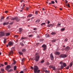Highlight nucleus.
Listing matches in <instances>:
<instances>
[{"instance_id":"obj_1","label":"nucleus","mask_w":73,"mask_h":73,"mask_svg":"<svg viewBox=\"0 0 73 73\" xmlns=\"http://www.w3.org/2000/svg\"><path fill=\"white\" fill-rule=\"evenodd\" d=\"M34 73H40V70H38V67H37V66H34Z\"/></svg>"},{"instance_id":"obj_2","label":"nucleus","mask_w":73,"mask_h":73,"mask_svg":"<svg viewBox=\"0 0 73 73\" xmlns=\"http://www.w3.org/2000/svg\"><path fill=\"white\" fill-rule=\"evenodd\" d=\"M36 56L35 57V60L36 61H38L39 58H40V56L38 55V53H36Z\"/></svg>"},{"instance_id":"obj_3","label":"nucleus","mask_w":73,"mask_h":73,"mask_svg":"<svg viewBox=\"0 0 73 73\" xmlns=\"http://www.w3.org/2000/svg\"><path fill=\"white\" fill-rule=\"evenodd\" d=\"M66 57V55L64 54H61L60 56L59 57L60 58H65Z\"/></svg>"},{"instance_id":"obj_4","label":"nucleus","mask_w":73,"mask_h":73,"mask_svg":"<svg viewBox=\"0 0 73 73\" xmlns=\"http://www.w3.org/2000/svg\"><path fill=\"white\" fill-rule=\"evenodd\" d=\"M61 66V69H63L64 67H66V64L65 63H64L63 64V65H62Z\"/></svg>"},{"instance_id":"obj_5","label":"nucleus","mask_w":73,"mask_h":73,"mask_svg":"<svg viewBox=\"0 0 73 73\" xmlns=\"http://www.w3.org/2000/svg\"><path fill=\"white\" fill-rule=\"evenodd\" d=\"M42 47L43 48V50H45L46 49V46L45 44H43L42 45Z\"/></svg>"},{"instance_id":"obj_6","label":"nucleus","mask_w":73,"mask_h":73,"mask_svg":"<svg viewBox=\"0 0 73 73\" xmlns=\"http://www.w3.org/2000/svg\"><path fill=\"white\" fill-rule=\"evenodd\" d=\"M4 36V33L1 32L0 33V37H3Z\"/></svg>"},{"instance_id":"obj_7","label":"nucleus","mask_w":73,"mask_h":73,"mask_svg":"<svg viewBox=\"0 0 73 73\" xmlns=\"http://www.w3.org/2000/svg\"><path fill=\"white\" fill-rule=\"evenodd\" d=\"M49 68H52L53 69V70H54L55 69H56V67H55V66H53L52 65H50L49 66Z\"/></svg>"},{"instance_id":"obj_8","label":"nucleus","mask_w":73,"mask_h":73,"mask_svg":"<svg viewBox=\"0 0 73 73\" xmlns=\"http://www.w3.org/2000/svg\"><path fill=\"white\" fill-rule=\"evenodd\" d=\"M9 45V46H12L13 45V42H10L8 43Z\"/></svg>"},{"instance_id":"obj_9","label":"nucleus","mask_w":73,"mask_h":73,"mask_svg":"<svg viewBox=\"0 0 73 73\" xmlns=\"http://www.w3.org/2000/svg\"><path fill=\"white\" fill-rule=\"evenodd\" d=\"M69 49H70V47H69V46H67L65 48V50L67 52H68Z\"/></svg>"},{"instance_id":"obj_10","label":"nucleus","mask_w":73,"mask_h":73,"mask_svg":"<svg viewBox=\"0 0 73 73\" xmlns=\"http://www.w3.org/2000/svg\"><path fill=\"white\" fill-rule=\"evenodd\" d=\"M54 24H49L48 25V27H50V28H52V27H53V26H54Z\"/></svg>"},{"instance_id":"obj_11","label":"nucleus","mask_w":73,"mask_h":73,"mask_svg":"<svg viewBox=\"0 0 73 73\" xmlns=\"http://www.w3.org/2000/svg\"><path fill=\"white\" fill-rule=\"evenodd\" d=\"M11 20H18V17H16L15 18H11Z\"/></svg>"},{"instance_id":"obj_12","label":"nucleus","mask_w":73,"mask_h":73,"mask_svg":"<svg viewBox=\"0 0 73 73\" xmlns=\"http://www.w3.org/2000/svg\"><path fill=\"white\" fill-rule=\"evenodd\" d=\"M50 57L51 60H53L54 59V58L53 57V56L52 55V54H51L50 55Z\"/></svg>"},{"instance_id":"obj_13","label":"nucleus","mask_w":73,"mask_h":73,"mask_svg":"<svg viewBox=\"0 0 73 73\" xmlns=\"http://www.w3.org/2000/svg\"><path fill=\"white\" fill-rule=\"evenodd\" d=\"M54 53L56 55H59V54H60V52L57 51H56L55 52H54Z\"/></svg>"},{"instance_id":"obj_14","label":"nucleus","mask_w":73,"mask_h":73,"mask_svg":"<svg viewBox=\"0 0 73 73\" xmlns=\"http://www.w3.org/2000/svg\"><path fill=\"white\" fill-rule=\"evenodd\" d=\"M45 36H46V38H48L50 37L49 35V34H45Z\"/></svg>"},{"instance_id":"obj_15","label":"nucleus","mask_w":73,"mask_h":73,"mask_svg":"<svg viewBox=\"0 0 73 73\" xmlns=\"http://www.w3.org/2000/svg\"><path fill=\"white\" fill-rule=\"evenodd\" d=\"M9 24V23L8 22H7V23H3V25H8Z\"/></svg>"},{"instance_id":"obj_16","label":"nucleus","mask_w":73,"mask_h":73,"mask_svg":"<svg viewBox=\"0 0 73 73\" xmlns=\"http://www.w3.org/2000/svg\"><path fill=\"white\" fill-rule=\"evenodd\" d=\"M7 68H8V69H11V66L9 65H8L6 66Z\"/></svg>"},{"instance_id":"obj_17","label":"nucleus","mask_w":73,"mask_h":73,"mask_svg":"<svg viewBox=\"0 0 73 73\" xmlns=\"http://www.w3.org/2000/svg\"><path fill=\"white\" fill-rule=\"evenodd\" d=\"M22 31H23V29L21 28H20L19 29V32H22Z\"/></svg>"},{"instance_id":"obj_18","label":"nucleus","mask_w":73,"mask_h":73,"mask_svg":"<svg viewBox=\"0 0 73 73\" xmlns=\"http://www.w3.org/2000/svg\"><path fill=\"white\" fill-rule=\"evenodd\" d=\"M40 21V20L39 19H38L36 20L35 22L36 23H39Z\"/></svg>"},{"instance_id":"obj_19","label":"nucleus","mask_w":73,"mask_h":73,"mask_svg":"<svg viewBox=\"0 0 73 73\" xmlns=\"http://www.w3.org/2000/svg\"><path fill=\"white\" fill-rule=\"evenodd\" d=\"M32 16H33V15H32V14H29V15H28V16L29 17H32Z\"/></svg>"},{"instance_id":"obj_20","label":"nucleus","mask_w":73,"mask_h":73,"mask_svg":"<svg viewBox=\"0 0 73 73\" xmlns=\"http://www.w3.org/2000/svg\"><path fill=\"white\" fill-rule=\"evenodd\" d=\"M1 66L2 67H3V66H4V65L3 64H0V68H1Z\"/></svg>"},{"instance_id":"obj_21","label":"nucleus","mask_w":73,"mask_h":73,"mask_svg":"<svg viewBox=\"0 0 73 73\" xmlns=\"http://www.w3.org/2000/svg\"><path fill=\"white\" fill-rule=\"evenodd\" d=\"M10 35V34H9V33H6L5 34L6 36H9V35Z\"/></svg>"},{"instance_id":"obj_22","label":"nucleus","mask_w":73,"mask_h":73,"mask_svg":"<svg viewBox=\"0 0 73 73\" xmlns=\"http://www.w3.org/2000/svg\"><path fill=\"white\" fill-rule=\"evenodd\" d=\"M13 63H12V64L13 65H15L16 64V61H15V60H13Z\"/></svg>"},{"instance_id":"obj_23","label":"nucleus","mask_w":73,"mask_h":73,"mask_svg":"<svg viewBox=\"0 0 73 73\" xmlns=\"http://www.w3.org/2000/svg\"><path fill=\"white\" fill-rule=\"evenodd\" d=\"M7 41V39H5L3 41V42L4 43V44H5V43H6Z\"/></svg>"},{"instance_id":"obj_24","label":"nucleus","mask_w":73,"mask_h":73,"mask_svg":"<svg viewBox=\"0 0 73 73\" xmlns=\"http://www.w3.org/2000/svg\"><path fill=\"white\" fill-rule=\"evenodd\" d=\"M56 33L54 32H52L51 33V35H56Z\"/></svg>"},{"instance_id":"obj_25","label":"nucleus","mask_w":73,"mask_h":73,"mask_svg":"<svg viewBox=\"0 0 73 73\" xmlns=\"http://www.w3.org/2000/svg\"><path fill=\"white\" fill-rule=\"evenodd\" d=\"M46 65H47V66H49V65H50V63H49V62H47L46 63Z\"/></svg>"},{"instance_id":"obj_26","label":"nucleus","mask_w":73,"mask_h":73,"mask_svg":"<svg viewBox=\"0 0 73 73\" xmlns=\"http://www.w3.org/2000/svg\"><path fill=\"white\" fill-rule=\"evenodd\" d=\"M17 67L16 66H14V70H16V68H17Z\"/></svg>"},{"instance_id":"obj_27","label":"nucleus","mask_w":73,"mask_h":73,"mask_svg":"<svg viewBox=\"0 0 73 73\" xmlns=\"http://www.w3.org/2000/svg\"><path fill=\"white\" fill-rule=\"evenodd\" d=\"M25 38H24L23 37L21 39V40H24V39H25Z\"/></svg>"},{"instance_id":"obj_28","label":"nucleus","mask_w":73,"mask_h":73,"mask_svg":"<svg viewBox=\"0 0 73 73\" xmlns=\"http://www.w3.org/2000/svg\"><path fill=\"white\" fill-rule=\"evenodd\" d=\"M22 51L23 52H25V51H26V50H25V48L23 49L22 50Z\"/></svg>"},{"instance_id":"obj_29","label":"nucleus","mask_w":73,"mask_h":73,"mask_svg":"<svg viewBox=\"0 0 73 73\" xmlns=\"http://www.w3.org/2000/svg\"><path fill=\"white\" fill-rule=\"evenodd\" d=\"M45 73H50V72L49 71H48V70H46L45 71Z\"/></svg>"},{"instance_id":"obj_30","label":"nucleus","mask_w":73,"mask_h":73,"mask_svg":"<svg viewBox=\"0 0 73 73\" xmlns=\"http://www.w3.org/2000/svg\"><path fill=\"white\" fill-rule=\"evenodd\" d=\"M56 40L55 39H54L53 40H52L51 41L52 42H56Z\"/></svg>"},{"instance_id":"obj_31","label":"nucleus","mask_w":73,"mask_h":73,"mask_svg":"<svg viewBox=\"0 0 73 73\" xmlns=\"http://www.w3.org/2000/svg\"><path fill=\"white\" fill-rule=\"evenodd\" d=\"M4 19V17H1V21H2V20H3Z\"/></svg>"},{"instance_id":"obj_32","label":"nucleus","mask_w":73,"mask_h":73,"mask_svg":"<svg viewBox=\"0 0 73 73\" xmlns=\"http://www.w3.org/2000/svg\"><path fill=\"white\" fill-rule=\"evenodd\" d=\"M72 65H73V64H72V63H71L69 64V66H70V67H72Z\"/></svg>"},{"instance_id":"obj_33","label":"nucleus","mask_w":73,"mask_h":73,"mask_svg":"<svg viewBox=\"0 0 73 73\" xmlns=\"http://www.w3.org/2000/svg\"><path fill=\"white\" fill-rule=\"evenodd\" d=\"M19 53L20 54H21V55H23V52H19Z\"/></svg>"},{"instance_id":"obj_34","label":"nucleus","mask_w":73,"mask_h":73,"mask_svg":"<svg viewBox=\"0 0 73 73\" xmlns=\"http://www.w3.org/2000/svg\"><path fill=\"white\" fill-rule=\"evenodd\" d=\"M66 68L67 69H69V66H68L66 67Z\"/></svg>"},{"instance_id":"obj_35","label":"nucleus","mask_w":73,"mask_h":73,"mask_svg":"<svg viewBox=\"0 0 73 73\" xmlns=\"http://www.w3.org/2000/svg\"><path fill=\"white\" fill-rule=\"evenodd\" d=\"M13 51L12 50L10 52V54H13Z\"/></svg>"},{"instance_id":"obj_36","label":"nucleus","mask_w":73,"mask_h":73,"mask_svg":"<svg viewBox=\"0 0 73 73\" xmlns=\"http://www.w3.org/2000/svg\"><path fill=\"white\" fill-rule=\"evenodd\" d=\"M20 45H21L22 46H24V44H23V43H20Z\"/></svg>"},{"instance_id":"obj_37","label":"nucleus","mask_w":73,"mask_h":73,"mask_svg":"<svg viewBox=\"0 0 73 73\" xmlns=\"http://www.w3.org/2000/svg\"><path fill=\"white\" fill-rule=\"evenodd\" d=\"M1 72H4V69L3 68H1Z\"/></svg>"},{"instance_id":"obj_38","label":"nucleus","mask_w":73,"mask_h":73,"mask_svg":"<svg viewBox=\"0 0 73 73\" xmlns=\"http://www.w3.org/2000/svg\"><path fill=\"white\" fill-rule=\"evenodd\" d=\"M45 25V23H42V24H41V25Z\"/></svg>"},{"instance_id":"obj_39","label":"nucleus","mask_w":73,"mask_h":73,"mask_svg":"<svg viewBox=\"0 0 73 73\" xmlns=\"http://www.w3.org/2000/svg\"><path fill=\"white\" fill-rule=\"evenodd\" d=\"M7 64L8 63H7V62H5V63H4V64H5V65H7Z\"/></svg>"},{"instance_id":"obj_40","label":"nucleus","mask_w":73,"mask_h":73,"mask_svg":"<svg viewBox=\"0 0 73 73\" xmlns=\"http://www.w3.org/2000/svg\"><path fill=\"white\" fill-rule=\"evenodd\" d=\"M29 36V37H33V35H30Z\"/></svg>"},{"instance_id":"obj_41","label":"nucleus","mask_w":73,"mask_h":73,"mask_svg":"<svg viewBox=\"0 0 73 73\" xmlns=\"http://www.w3.org/2000/svg\"><path fill=\"white\" fill-rule=\"evenodd\" d=\"M35 14L36 15H37L38 14V11H35Z\"/></svg>"},{"instance_id":"obj_42","label":"nucleus","mask_w":73,"mask_h":73,"mask_svg":"<svg viewBox=\"0 0 73 73\" xmlns=\"http://www.w3.org/2000/svg\"><path fill=\"white\" fill-rule=\"evenodd\" d=\"M51 3H52V4H54V1H51Z\"/></svg>"},{"instance_id":"obj_43","label":"nucleus","mask_w":73,"mask_h":73,"mask_svg":"<svg viewBox=\"0 0 73 73\" xmlns=\"http://www.w3.org/2000/svg\"><path fill=\"white\" fill-rule=\"evenodd\" d=\"M65 30V29L64 28H62L61 29V31H64Z\"/></svg>"},{"instance_id":"obj_44","label":"nucleus","mask_w":73,"mask_h":73,"mask_svg":"<svg viewBox=\"0 0 73 73\" xmlns=\"http://www.w3.org/2000/svg\"><path fill=\"white\" fill-rule=\"evenodd\" d=\"M68 40V39L66 38V39H65L64 41H66V42Z\"/></svg>"},{"instance_id":"obj_45","label":"nucleus","mask_w":73,"mask_h":73,"mask_svg":"<svg viewBox=\"0 0 73 73\" xmlns=\"http://www.w3.org/2000/svg\"><path fill=\"white\" fill-rule=\"evenodd\" d=\"M26 9V10H27V11H28V10H29V8L28 7H27Z\"/></svg>"},{"instance_id":"obj_46","label":"nucleus","mask_w":73,"mask_h":73,"mask_svg":"<svg viewBox=\"0 0 73 73\" xmlns=\"http://www.w3.org/2000/svg\"><path fill=\"white\" fill-rule=\"evenodd\" d=\"M66 6H68V7H70V5H69V4H68V5H66Z\"/></svg>"},{"instance_id":"obj_47","label":"nucleus","mask_w":73,"mask_h":73,"mask_svg":"<svg viewBox=\"0 0 73 73\" xmlns=\"http://www.w3.org/2000/svg\"><path fill=\"white\" fill-rule=\"evenodd\" d=\"M41 63H44V60H43L40 62Z\"/></svg>"},{"instance_id":"obj_48","label":"nucleus","mask_w":73,"mask_h":73,"mask_svg":"<svg viewBox=\"0 0 73 73\" xmlns=\"http://www.w3.org/2000/svg\"><path fill=\"white\" fill-rule=\"evenodd\" d=\"M11 71H12V70L10 69L9 71H8V72H11Z\"/></svg>"},{"instance_id":"obj_49","label":"nucleus","mask_w":73,"mask_h":73,"mask_svg":"<svg viewBox=\"0 0 73 73\" xmlns=\"http://www.w3.org/2000/svg\"><path fill=\"white\" fill-rule=\"evenodd\" d=\"M60 25H61V24H58L57 25L58 27H60Z\"/></svg>"},{"instance_id":"obj_50","label":"nucleus","mask_w":73,"mask_h":73,"mask_svg":"<svg viewBox=\"0 0 73 73\" xmlns=\"http://www.w3.org/2000/svg\"><path fill=\"white\" fill-rule=\"evenodd\" d=\"M31 69H32V70L34 69V68H33V66H31Z\"/></svg>"},{"instance_id":"obj_51","label":"nucleus","mask_w":73,"mask_h":73,"mask_svg":"<svg viewBox=\"0 0 73 73\" xmlns=\"http://www.w3.org/2000/svg\"><path fill=\"white\" fill-rule=\"evenodd\" d=\"M22 62H24V58H23L22 59Z\"/></svg>"},{"instance_id":"obj_52","label":"nucleus","mask_w":73,"mask_h":73,"mask_svg":"<svg viewBox=\"0 0 73 73\" xmlns=\"http://www.w3.org/2000/svg\"><path fill=\"white\" fill-rule=\"evenodd\" d=\"M5 69L6 70H8V69H9V68H7V67H6L5 68Z\"/></svg>"},{"instance_id":"obj_53","label":"nucleus","mask_w":73,"mask_h":73,"mask_svg":"<svg viewBox=\"0 0 73 73\" xmlns=\"http://www.w3.org/2000/svg\"><path fill=\"white\" fill-rule=\"evenodd\" d=\"M43 41L44 40L42 39L40 40V42H42V41Z\"/></svg>"},{"instance_id":"obj_54","label":"nucleus","mask_w":73,"mask_h":73,"mask_svg":"<svg viewBox=\"0 0 73 73\" xmlns=\"http://www.w3.org/2000/svg\"><path fill=\"white\" fill-rule=\"evenodd\" d=\"M60 64H63V63L62 61L60 62Z\"/></svg>"},{"instance_id":"obj_55","label":"nucleus","mask_w":73,"mask_h":73,"mask_svg":"<svg viewBox=\"0 0 73 73\" xmlns=\"http://www.w3.org/2000/svg\"><path fill=\"white\" fill-rule=\"evenodd\" d=\"M14 37H18V35H16L14 36Z\"/></svg>"},{"instance_id":"obj_56","label":"nucleus","mask_w":73,"mask_h":73,"mask_svg":"<svg viewBox=\"0 0 73 73\" xmlns=\"http://www.w3.org/2000/svg\"><path fill=\"white\" fill-rule=\"evenodd\" d=\"M47 23L48 24H49V23H50V22L49 21H47Z\"/></svg>"},{"instance_id":"obj_57","label":"nucleus","mask_w":73,"mask_h":73,"mask_svg":"<svg viewBox=\"0 0 73 73\" xmlns=\"http://www.w3.org/2000/svg\"><path fill=\"white\" fill-rule=\"evenodd\" d=\"M34 30L36 31V30H37V29L36 28H35L34 29Z\"/></svg>"},{"instance_id":"obj_58","label":"nucleus","mask_w":73,"mask_h":73,"mask_svg":"<svg viewBox=\"0 0 73 73\" xmlns=\"http://www.w3.org/2000/svg\"><path fill=\"white\" fill-rule=\"evenodd\" d=\"M20 73H24V72L23 71H21V72H20Z\"/></svg>"},{"instance_id":"obj_59","label":"nucleus","mask_w":73,"mask_h":73,"mask_svg":"<svg viewBox=\"0 0 73 73\" xmlns=\"http://www.w3.org/2000/svg\"><path fill=\"white\" fill-rule=\"evenodd\" d=\"M23 1H24V0H21V2H23Z\"/></svg>"},{"instance_id":"obj_60","label":"nucleus","mask_w":73,"mask_h":73,"mask_svg":"<svg viewBox=\"0 0 73 73\" xmlns=\"http://www.w3.org/2000/svg\"><path fill=\"white\" fill-rule=\"evenodd\" d=\"M49 5H51V4H52V2H51V3H49Z\"/></svg>"},{"instance_id":"obj_61","label":"nucleus","mask_w":73,"mask_h":73,"mask_svg":"<svg viewBox=\"0 0 73 73\" xmlns=\"http://www.w3.org/2000/svg\"><path fill=\"white\" fill-rule=\"evenodd\" d=\"M5 13H7V12H8V11H6L5 12Z\"/></svg>"},{"instance_id":"obj_62","label":"nucleus","mask_w":73,"mask_h":73,"mask_svg":"<svg viewBox=\"0 0 73 73\" xmlns=\"http://www.w3.org/2000/svg\"><path fill=\"white\" fill-rule=\"evenodd\" d=\"M42 11H44V10H45V9L44 8H43L42 9Z\"/></svg>"},{"instance_id":"obj_63","label":"nucleus","mask_w":73,"mask_h":73,"mask_svg":"<svg viewBox=\"0 0 73 73\" xmlns=\"http://www.w3.org/2000/svg\"><path fill=\"white\" fill-rule=\"evenodd\" d=\"M9 19V17H8L6 18L7 19Z\"/></svg>"},{"instance_id":"obj_64","label":"nucleus","mask_w":73,"mask_h":73,"mask_svg":"<svg viewBox=\"0 0 73 73\" xmlns=\"http://www.w3.org/2000/svg\"><path fill=\"white\" fill-rule=\"evenodd\" d=\"M59 9H60V10H62V9L61 8H60Z\"/></svg>"}]
</instances>
